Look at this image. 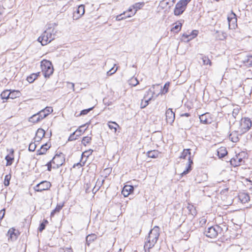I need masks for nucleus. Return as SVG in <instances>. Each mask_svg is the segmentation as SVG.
<instances>
[{
    "label": "nucleus",
    "mask_w": 252,
    "mask_h": 252,
    "mask_svg": "<svg viewBox=\"0 0 252 252\" xmlns=\"http://www.w3.org/2000/svg\"><path fill=\"white\" fill-rule=\"evenodd\" d=\"M5 159L7 161L6 165H10L12 163V160H13V158H11L9 156H6L5 157Z\"/></svg>",
    "instance_id": "49530a36"
},
{
    "label": "nucleus",
    "mask_w": 252,
    "mask_h": 252,
    "mask_svg": "<svg viewBox=\"0 0 252 252\" xmlns=\"http://www.w3.org/2000/svg\"><path fill=\"white\" fill-rule=\"evenodd\" d=\"M197 33H198V31H197L194 30V31H192V32L189 34V35H190V37L189 39L187 40V41H189V40H190L192 38H193L195 37H196L197 36Z\"/></svg>",
    "instance_id": "c03bdc74"
},
{
    "label": "nucleus",
    "mask_w": 252,
    "mask_h": 252,
    "mask_svg": "<svg viewBox=\"0 0 252 252\" xmlns=\"http://www.w3.org/2000/svg\"><path fill=\"white\" fill-rule=\"evenodd\" d=\"M241 201L243 202H247L250 200V196L248 194L246 193H243L240 196Z\"/></svg>",
    "instance_id": "473e14b6"
},
{
    "label": "nucleus",
    "mask_w": 252,
    "mask_h": 252,
    "mask_svg": "<svg viewBox=\"0 0 252 252\" xmlns=\"http://www.w3.org/2000/svg\"><path fill=\"white\" fill-rule=\"evenodd\" d=\"M166 120L167 123L172 124L175 120V114L171 108L167 110L165 113Z\"/></svg>",
    "instance_id": "ddd939ff"
},
{
    "label": "nucleus",
    "mask_w": 252,
    "mask_h": 252,
    "mask_svg": "<svg viewBox=\"0 0 252 252\" xmlns=\"http://www.w3.org/2000/svg\"><path fill=\"white\" fill-rule=\"evenodd\" d=\"M36 147V145L35 144V143H31L29 145V150L30 151L33 152L35 150Z\"/></svg>",
    "instance_id": "de8ad7c7"
},
{
    "label": "nucleus",
    "mask_w": 252,
    "mask_h": 252,
    "mask_svg": "<svg viewBox=\"0 0 252 252\" xmlns=\"http://www.w3.org/2000/svg\"><path fill=\"white\" fill-rule=\"evenodd\" d=\"M222 229L218 225L209 227L205 231L206 236L210 238H215L219 233H220Z\"/></svg>",
    "instance_id": "423d86ee"
},
{
    "label": "nucleus",
    "mask_w": 252,
    "mask_h": 252,
    "mask_svg": "<svg viewBox=\"0 0 252 252\" xmlns=\"http://www.w3.org/2000/svg\"><path fill=\"white\" fill-rule=\"evenodd\" d=\"M242 134H240L238 132V129L237 130H234L232 131L229 135V139L233 142H237L239 141V136L242 135Z\"/></svg>",
    "instance_id": "a211bd4d"
},
{
    "label": "nucleus",
    "mask_w": 252,
    "mask_h": 252,
    "mask_svg": "<svg viewBox=\"0 0 252 252\" xmlns=\"http://www.w3.org/2000/svg\"><path fill=\"white\" fill-rule=\"evenodd\" d=\"M20 235V232L18 230L14 228H11L9 229L7 232V236L8 240L11 241H14L17 240L18 237Z\"/></svg>",
    "instance_id": "9d476101"
},
{
    "label": "nucleus",
    "mask_w": 252,
    "mask_h": 252,
    "mask_svg": "<svg viewBox=\"0 0 252 252\" xmlns=\"http://www.w3.org/2000/svg\"><path fill=\"white\" fill-rule=\"evenodd\" d=\"M230 162L232 166L235 167L241 165L243 162V159L239 156L236 155L235 157L231 159Z\"/></svg>",
    "instance_id": "dca6fc26"
},
{
    "label": "nucleus",
    "mask_w": 252,
    "mask_h": 252,
    "mask_svg": "<svg viewBox=\"0 0 252 252\" xmlns=\"http://www.w3.org/2000/svg\"><path fill=\"white\" fill-rule=\"evenodd\" d=\"M37 114L39 115V117H40L41 120L43 119V118L47 116V115L44 112H43L42 110L38 112Z\"/></svg>",
    "instance_id": "8fccbe9b"
},
{
    "label": "nucleus",
    "mask_w": 252,
    "mask_h": 252,
    "mask_svg": "<svg viewBox=\"0 0 252 252\" xmlns=\"http://www.w3.org/2000/svg\"><path fill=\"white\" fill-rule=\"evenodd\" d=\"M200 121L204 124H209L211 123L210 115L209 113H206L201 115L199 116Z\"/></svg>",
    "instance_id": "4468645a"
},
{
    "label": "nucleus",
    "mask_w": 252,
    "mask_h": 252,
    "mask_svg": "<svg viewBox=\"0 0 252 252\" xmlns=\"http://www.w3.org/2000/svg\"><path fill=\"white\" fill-rule=\"evenodd\" d=\"M37 77L36 74H32L31 76H28L27 80L29 83H32L36 79Z\"/></svg>",
    "instance_id": "f704fd0d"
},
{
    "label": "nucleus",
    "mask_w": 252,
    "mask_h": 252,
    "mask_svg": "<svg viewBox=\"0 0 252 252\" xmlns=\"http://www.w3.org/2000/svg\"><path fill=\"white\" fill-rule=\"evenodd\" d=\"M43 112H44L47 116L53 112V109L51 107H46L44 109H42Z\"/></svg>",
    "instance_id": "37998d69"
},
{
    "label": "nucleus",
    "mask_w": 252,
    "mask_h": 252,
    "mask_svg": "<svg viewBox=\"0 0 252 252\" xmlns=\"http://www.w3.org/2000/svg\"><path fill=\"white\" fill-rule=\"evenodd\" d=\"M144 4H145V3L144 2H137V3H135L134 4L132 5V8L135 9V11L132 14V15H134L136 14L137 11L138 9H140L144 5Z\"/></svg>",
    "instance_id": "aec40b11"
},
{
    "label": "nucleus",
    "mask_w": 252,
    "mask_h": 252,
    "mask_svg": "<svg viewBox=\"0 0 252 252\" xmlns=\"http://www.w3.org/2000/svg\"><path fill=\"white\" fill-rule=\"evenodd\" d=\"M183 36L185 37L186 38H188V39H189L190 37V35L184 33L183 34Z\"/></svg>",
    "instance_id": "680f3d73"
},
{
    "label": "nucleus",
    "mask_w": 252,
    "mask_h": 252,
    "mask_svg": "<svg viewBox=\"0 0 252 252\" xmlns=\"http://www.w3.org/2000/svg\"><path fill=\"white\" fill-rule=\"evenodd\" d=\"M252 126V122L248 118H242L238 127V132L240 134H243L248 131Z\"/></svg>",
    "instance_id": "39448f33"
},
{
    "label": "nucleus",
    "mask_w": 252,
    "mask_h": 252,
    "mask_svg": "<svg viewBox=\"0 0 252 252\" xmlns=\"http://www.w3.org/2000/svg\"><path fill=\"white\" fill-rule=\"evenodd\" d=\"M218 156L220 158L224 157L227 154V151L225 147H221L217 151Z\"/></svg>",
    "instance_id": "6ab92c4d"
},
{
    "label": "nucleus",
    "mask_w": 252,
    "mask_h": 252,
    "mask_svg": "<svg viewBox=\"0 0 252 252\" xmlns=\"http://www.w3.org/2000/svg\"><path fill=\"white\" fill-rule=\"evenodd\" d=\"M159 236V228L155 226L149 233L144 245L145 252H150V249L156 244Z\"/></svg>",
    "instance_id": "f257e3e1"
},
{
    "label": "nucleus",
    "mask_w": 252,
    "mask_h": 252,
    "mask_svg": "<svg viewBox=\"0 0 252 252\" xmlns=\"http://www.w3.org/2000/svg\"><path fill=\"white\" fill-rule=\"evenodd\" d=\"M51 186V184L49 182L45 181L38 184L34 189L36 191L41 192L43 190L48 189Z\"/></svg>",
    "instance_id": "1a4fd4ad"
},
{
    "label": "nucleus",
    "mask_w": 252,
    "mask_h": 252,
    "mask_svg": "<svg viewBox=\"0 0 252 252\" xmlns=\"http://www.w3.org/2000/svg\"><path fill=\"white\" fill-rule=\"evenodd\" d=\"M182 27V23L179 22L178 24L175 26L174 27L172 28L171 31H176V32H177L179 31H180Z\"/></svg>",
    "instance_id": "4c0bfd02"
},
{
    "label": "nucleus",
    "mask_w": 252,
    "mask_h": 252,
    "mask_svg": "<svg viewBox=\"0 0 252 252\" xmlns=\"http://www.w3.org/2000/svg\"><path fill=\"white\" fill-rule=\"evenodd\" d=\"M11 179V175L10 174L6 175L4 178V184L5 186H8L9 185L10 180Z\"/></svg>",
    "instance_id": "58836bf2"
},
{
    "label": "nucleus",
    "mask_w": 252,
    "mask_h": 252,
    "mask_svg": "<svg viewBox=\"0 0 252 252\" xmlns=\"http://www.w3.org/2000/svg\"><path fill=\"white\" fill-rule=\"evenodd\" d=\"M187 157L188 158V161L187 162L188 166L186 169L181 173L182 176L188 174L191 170V165L193 163V161L190 158V149H184L180 158H181L185 159Z\"/></svg>",
    "instance_id": "20e7f679"
},
{
    "label": "nucleus",
    "mask_w": 252,
    "mask_h": 252,
    "mask_svg": "<svg viewBox=\"0 0 252 252\" xmlns=\"http://www.w3.org/2000/svg\"><path fill=\"white\" fill-rule=\"evenodd\" d=\"M190 116V114L189 113H184L181 115V116H186V117H189Z\"/></svg>",
    "instance_id": "0e129e2a"
},
{
    "label": "nucleus",
    "mask_w": 252,
    "mask_h": 252,
    "mask_svg": "<svg viewBox=\"0 0 252 252\" xmlns=\"http://www.w3.org/2000/svg\"><path fill=\"white\" fill-rule=\"evenodd\" d=\"M104 180H103L102 181H97L96 182V186H97V188L95 189L96 187H94L93 191H94L95 190V191H97L100 188V186H102V185L103 184V182H104Z\"/></svg>",
    "instance_id": "79ce46f5"
},
{
    "label": "nucleus",
    "mask_w": 252,
    "mask_h": 252,
    "mask_svg": "<svg viewBox=\"0 0 252 252\" xmlns=\"http://www.w3.org/2000/svg\"><path fill=\"white\" fill-rule=\"evenodd\" d=\"M187 209L191 215L195 214V210L193 205L189 204Z\"/></svg>",
    "instance_id": "ea45409f"
},
{
    "label": "nucleus",
    "mask_w": 252,
    "mask_h": 252,
    "mask_svg": "<svg viewBox=\"0 0 252 252\" xmlns=\"http://www.w3.org/2000/svg\"><path fill=\"white\" fill-rule=\"evenodd\" d=\"M96 235L94 234L88 235L86 237V243L89 246L90 244L96 239Z\"/></svg>",
    "instance_id": "4be33fe9"
},
{
    "label": "nucleus",
    "mask_w": 252,
    "mask_h": 252,
    "mask_svg": "<svg viewBox=\"0 0 252 252\" xmlns=\"http://www.w3.org/2000/svg\"><path fill=\"white\" fill-rule=\"evenodd\" d=\"M243 62L246 64V65L252 66V56H247Z\"/></svg>",
    "instance_id": "c756f323"
},
{
    "label": "nucleus",
    "mask_w": 252,
    "mask_h": 252,
    "mask_svg": "<svg viewBox=\"0 0 252 252\" xmlns=\"http://www.w3.org/2000/svg\"><path fill=\"white\" fill-rule=\"evenodd\" d=\"M84 165V162H83L82 164L79 162L76 164H74L73 165V167H75V166H79L80 167H82Z\"/></svg>",
    "instance_id": "052dcab7"
},
{
    "label": "nucleus",
    "mask_w": 252,
    "mask_h": 252,
    "mask_svg": "<svg viewBox=\"0 0 252 252\" xmlns=\"http://www.w3.org/2000/svg\"><path fill=\"white\" fill-rule=\"evenodd\" d=\"M229 29H235L237 26V18L235 14L232 12L227 17Z\"/></svg>",
    "instance_id": "f8f14e48"
},
{
    "label": "nucleus",
    "mask_w": 252,
    "mask_h": 252,
    "mask_svg": "<svg viewBox=\"0 0 252 252\" xmlns=\"http://www.w3.org/2000/svg\"><path fill=\"white\" fill-rule=\"evenodd\" d=\"M134 190L133 187L130 185H126L123 188V189L122 191V194L125 197H127L130 193L133 192Z\"/></svg>",
    "instance_id": "2eb2a0df"
},
{
    "label": "nucleus",
    "mask_w": 252,
    "mask_h": 252,
    "mask_svg": "<svg viewBox=\"0 0 252 252\" xmlns=\"http://www.w3.org/2000/svg\"><path fill=\"white\" fill-rule=\"evenodd\" d=\"M226 34L222 31H217L216 38L218 40H223L225 38Z\"/></svg>",
    "instance_id": "412c9836"
},
{
    "label": "nucleus",
    "mask_w": 252,
    "mask_h": 252,
    "mask_svg": "<svg viewBox=\"0 0 252 252\" xmlns=\"http://www.w3.org/2000/svg\"><path fill=\"white\" fill-rule=\"evenodd\" d=\"M93 107H92V108H90L89 109H84V110H82L81 111L79 115H86V114H88L91 110H92L93 109Z\"/></svg>",
    "instance_id": "3c124183"
},
{
    "label": "nucleus",
    "mask_w": 252,
    "mask_h": 252,
    "mask_svg": "<svg viewBox=\"0 0 252 252\" xmlns=\"http://www.w3.org/2000/svg\"><path fill=\"white\" fill-rule=\"evenodd\" d=\"M146 95V99H148L149 97H148V96L149 95H150L151 96V93L150 92L149 94H148V91L145 93V94H144V96H145Z\"/></svg>",
    "instance_id": "e2e57ef3"
},
{
    "label": "nucleus",
    "mask_w": 252,
    "mask_h": 252,
    "mask_svg": "<svg viewBox=\"0 0 252 252\" xmlns=\"http://www.w3.org/2000/svg\"><path fill=\"white\" fill-rule=\"evenodd\" d=\"M87 125H88V124H86L85 125H83L80 126V127L75 131L76 133H77L78 132H79V134H76V137H79V136H80L81 135V134L82 133H83L86 130V128L84 130H83V129H82V128L84 127Z\"/></svg>",
    "instance_id": "72a5a7b5"
},
{
    "label": "nucleus",
    "mask_w": 252,
    "mask_h": 252,
    "mask_svg": "<svg viewBox=\"0 0 252 252\" xmlns=\"http://www.w3.org/2000/svg\"><path fill=\"white\" fill-rule=\"evenodd\" d=\"M92 152H91L90 151H85L84 153H82V156L88 157L92 154Z\"/></svg>",
    "instance_id": "4d7b16f0"
},
{
    "label": "nucleus",
    "mask_w": 252,
    "mask_h": 252,
    "mask_svg": "<svg viewBox=\"0 0 252 252\" xmlns=\"http://www.w3.org/2000/svg\"><path fill=\"white\" fill-rule=\"evenodd\" d=\"M76 12L79 14V17L84 15L85 13V6L84 5H80L78 7Z\"/></svg>",
    "instance_id": "bb28decb"
},
{
    "label": "nucleus",
    "mask_w": 252,
    "mask_h": 252,
    "mask_svg": "<svg viewBox=\"0 0 252 252\" xmlns=\"http://www.w3.org/2000/svg\"><path fill=\"white\" fill-rule=\"evenodd\" d=\"M92 138L89 136L84 137L82 141V144L84 145H86L87 144H88L90 142Z\"/></svg>",
    "instance_id": "e433bc0d"
},
{
    "label": "nucleus",
    "mask_w": 252,
    "mask_h": 252,
    "mask_svg": "<svg viewBox=\"0 0 252 252\" xmlns=\"http://www.w3.org/2000/svg\"><path fill=\"white\" fill-rule=\"evenodd\" d=\"M52 163H53V162H52V160H51L50 162H48L46 164V165L47 166V167H48V170L49 171L51 170Z\"/></svg>",
    "instance_id": "bf43d9fd"
},
{
    "label": "nucleus",
    "mask_w": 252,
    "mask_h": 252,
    "mask_svg": "<svg viewBox=\"0 0 252 252\" xmlns=\"http://www.w3.org/2000/svg\"><path fill=\"white\" fill-rule=\"evenodd\" d=\"M108 126L110 129H114L115 132H116L117 127L119 126L114 122H109L108 123Z\"/></svg>",
    "instance_id": "393cba45"
},
{
    "label": "nucleus",
    "mask_w": 252,
    "mask_h": 252,
    "mask_svg": "<svg viewBox=\"0 0 252 252\" xmlns=\"http://www.w3.org/2000/svg\"><path fill=\"white\" fill-rule=\"evenodd\" d=\"M50 148V146L47 143H46L41 146L40 149L38 151L39 155H43L45 153L46 151Z\"/></svg>",
    "instance_id": "5701e85b"
},
{
    "label": "nucleus",
    "mask_w": 252,
    "mask_h": 252,
    "mask_svg": "<svg viewBox=\"0 0 252 252\" xmlns=\"http://www.w3.org/2000/svg\"><path fill=\"white\" fill-rule=\"evenodd\" d=\"M5 209H3L0 211V221L3 219L5 215Z\"/></svg>",
    "instance_id": "5fc2aeb1"
},
{
    "label": "nucleus",
    "mask_w": 252,
    "mask_h": 252,
    "mask_svg": "<svg viewBox=\"0 0 252 252\" xmlns=\"http://www.w3.org/2000/svg\"><path fill=\"white\" fill-rule=\"evenodd\" d=\"M59 252H73V251L71 248H60Z\"/></svg>",
    "instance_id": "603ef678"
},
{
    "label": "nucleus",
    "mask_w": 252,
    "mask_h": 252,
    "mask_svg": "<svg viewBox=\"0 0 252 252\" xmlns=\"http://www.w3.org/2000/svg\"><path fill=\"white\" fill-rule=\"evenodd\" d=\"M191 0H181L176 4L174 14L175 15L179 16L182 14L185 10L187 4Z\"/></svg>",
    "instance_id": "0eeeda50"
},
{
    "label": "nucleus",
    "mask_w": 252,
    "mask_h": 252,
    "mask_svg": "<svg viewBox=\"0 0 252 252\" xmlns=\"http://www.w3.org/2000/svg\"><path fill=\"white\" fill-rule=\"evenodd\" d=\"M150 92L151 93V96H150L148 99H146V95L144 96L143 98L141 100L140 103V108L141 109L145 108L149 104V101L153 98L155 94L154 92L151 89H150L148 91V94H149Z\"/></svg>",
    "instance_id": "9b49d317"
},
{
    "label": "nucleus",
    "mask_w": 252,
    "mask_h": 252,
    "mask_svg": "<svg viewBox=\"0 0 252 252\" xmlns=\"http://www.w3.org/2000/svg\"><path fill=\"white\" fill-rule=\"evenodd\" d=\"M41 120L37 113L33 115L29 118V121L33 123H37Z\"/></svg>",
    "instance_id": "b1692460"
},
{
    "label": "nucleus",
    "mask_w": 252,
    "mask_h": 252,
    "mask_svg": "<svg viewBox=\"0 0 252 252\" xmlns=\"http://www.w3.org/2000/svg\"><path fill=\"white\" fill-rule=\"evenodd\" d=\"M158 153L157 151L153 150L148 151L147 153V156L151 158H156L158 157Z\"/></svg>",
    "instance_id": "a878e982"
},
{
    "label": "nucleus",
    "mask_w": 252,
    "mask_h": 252,
    "mask_svg": "<svg viewBox=\"0 0 252 252\" xmlns=\"http://www.w3.org/2000/svg\"><path fill=\"white\" fill-rule=\"evenodd\" d=\"M45 224H44V222H42L40 224V226L38 228V230L39 231L41 232L45 229Z\"/></svg>",
    "instance_id": "6e6d98bb"
},
{
    "label": "nucleus",
    "mask_w": 252,
    "mask_h": 252,
    "mask_svg": "<svg viewBox=\"0 0 252 252\" xmlns=\"http://www.w3.org/2000/svg\"><path fill=\"white\" fill-rule=\"evenodd\" d=\"M64 161V158L63 155L61 154L60 155H56L52 159V162L55 165L53 166V168H57L62 165Z\"/></svg>",
    "instance_id": "6e6552de"
},
{
    "label": "nucleus",
    "mask_w": 252,
    "mask_h": 252,
    "mask_svg": "<svg viewBox=\"0 0 252 252\" xmlns=\"http://www.w3.org/2000/svg\"><path fill=\"white\" fill-rule=\"evenodd\" d=\"M132 9H133V8H132V6H130V7L128 8V9L127 11H128V12H131V11H132Z\"/></svg>",
    "instance_id": "69168bd1"
},
{
    "label": "nucleus",
    "mask_w": 252,
    "mask_h": 252,
    "mask_svg": "<svg viewBox=\"0 0 252 252\" xmlns=\"http://www.w3.org/2000/svg\"><path fill=\"white\" fill-rule=\"evenodd\" d=\"M117 70V68L115 69H114L113 68H112L111 69H110L107 72V74L108 75H112L113 74V73H114Z\"/></svg>",
    "instance_id": "13d9d810"
},
{
    "label": "nucleus",
    "mask_w": 252,
    "mask_h": 252,
    "mask_svg": "<svg viewBox=\"0 0 252 252\" xmlns=\"http://www.w3.org/2000/svg\"><path fill=\"white\" fill-rule=\"evenodd\" d=\"M126 13V12H124L123 13L120 14L119 15H118L116 17V20L117 21H121V20L125 19L126 17H131V15H127L126 16H125Z\"/></svg>",
    "instance_id": "cd10ccee"
},
{
    "label": "nucleus",
    "mask_w": 252,
    "mask_h": 252,
    "mask_svg": "<svg viewBox=\"0 0 252 252\" xmlns=\"http://www.w3.org/2000/svg\"><path fill=\"white\" fill-rule=\"evenodd\" d=\"M129 85L131 86H136L137 84H139V81L136 78L133 77L129 80Z\"/></svg>",
    "instance_id": "c9c22d12"
},
{
    "label": "nucleus",
    "mask_w": 252,
    "mask_h": 252,
    "mask_svg": "<svg viewBox=\"0 0 252 252\" xmlns=\"http://www.w3.org/2000/svg\"><path fill=\"white\" fill-rule=\"evenodd\" d=\"M63 207V205H57L56 208L51 212V216L53 217L56 213L59 212Z\"/></svg>",
    "instance_id": "7c9ffc66"
},
{
    "label": "nucleus",
    "mask_w": 252,
    "mask_h": 252,
    "mask_svg": "<svg viewBox=\"0 0 252 252\" xmlns=\"http://www.w3.org/2000/svg\"><path fill=\"white\" fill-rule=\"evenodd\" d=\"M10 93H9V90H5L3 91L0 94V96L1 99H8L9 98V95Z\"/></svg>",
    "instance_id": "c85d7f7f"
},
{
    "label": "nucleus",
    "mask_w": 252,
    "mask_h": 252,
    "mask_svg": "<svg viewBox=\"0 0 252 252\" xmlns=\"http://www.w3.org/2000/svg\"><path fill=\"white\" fill-rule=\"evenodd\" d=\"M42 72L45 77H49L54 71L53 67L51 62L48 60H43L41 62Z\"/></svg>",
    "instance_id": "7ed1b4c3"
},
{
    "label": "nucleus",
    "mask_w": 252,
    "mask_h": 252,
    "mask_svg": "<svg viewBox=\"0 0 252 252\" xmlns=\"http://www.w3.org/2000/svg\"><path fill=\"white\" fill-rule=\"evenodd\" d=\"M45 131L42 128H38L36 131L35 136L34 137L36 142H39L44 136Z\"/></svg>",
    "instance_id": "f3484780"
},
{
    "label": "nucleus",
    "mask_w": 252,
    "mask_h": 252,
    "mask_svg": "<svg viewBox=\"0 0 252 252\" xmlns=\"http://www.w3.org/2000/svg\"><path fill=\"white\" fill-rule=\"evenodd\" d=\"M42 222H44V224H45V225H46V224H47L48 223V221L46 220H44Z\"/></svg>",
    "instance_id": "338daca9"
},
{
    "label": "nucleus",
    "mask_w": 252,
    "mask_h": 252,
    "mask_svg": "<svg viewBox=\"0 0 252 252\" xmlns=\"http://www.w3.org/2000/svg\"><path fill=\"white\" fill-rule=\"evenodd\" d=\"M169 86V82L166 83L163 86V88L161 91V93L163 94L166 93L168 92Z\"/></svg>",
    "instance_id": "a18cd8bd"
},
{
    "label": "nucleus",
    "mask_w": 252,
    "mask_h": 252,
    "mask_svg": "<svg viewBox=\"0 0 252 252\" xmlns=\"http://www.w3.org/2000/svg\"><path fill=\"white\" fill-rule=\"evenodd\" d=\"M76 132L75 131L73 133H72L70 136L68 138V141H73L77 138L78 137H76Z\"/></svg>",
    "instance_id": "09e8293b"
},
{
    "label": "nucleus",
    "mask_w": 252,
    "mask_h": 252,
    "mask_svg": "<svg viewBox=\"0 0 252 252\" xmlns=\"http://www.w3.org/2000/svg\"><path fill=\"white\" fill-rule=\"evenodd\" d=\"M202 59L204 64H205V65H207V64L211 65V62L207 57L204 56L202 58Z\"/></svg>",
    "instance_id": "a19ab883"
},
{
    "label": "nucleus",
    "mask_w": 252,
    "mask_h": 252,
    "mask_svg": "<svg viewBox=\"0 0 252 252\" xmlns=\"http://www.w3.org/2000/svg\"><path fill=\"white\" fill-rule=\"evenodd\" d=\"M55 33L56 31L54 28L51 26H49L38 37V41L42 45H46L55 39Z\"/></svg>",
    "instance_id": "f03ea898"
},
{
    "label": "nucleus",
    "mask_w": 252,
    "mask_h": 252,
    "mask_svg": "<svg viewBox=\"0 0 252 252\" xmlns=\"http://www.w3.org/2000/svg\"><path fill=\"white\" fill-rule=\"evenodd\" d=\"M239 112V109L238 108L233 109L232 111V116L234 118H236L237 115L238 114Z\"/></svg>",
    "instance_id": "864d4df0"
},
{
    "label": "nucleus",
    "mask_w": 252,
    "mask_h": 252,
    "mask_svg": "<svg viewBox=\"0 0 252 252\" xmlns=\"http://www.w3.org/2000/svg\"><path fill=\"white\" fill-rule=\"evenodd\" d=\"M70 84L71 85L72 89L74 90V84L73 83H70Z\"/></svg>",
    "instance_id": "774afa93"
},
{
    "label": "nucleus",
    "mask_w": 252,
    "mask_h": 252,
    "mask_svg": "<svg viewBox=\"0 0 252 252\" xmlns=\"http://www.w3.org/2000/svg\"><path fill=\"white\" fill-rule=\"evenodd\" d=\"M10 93L9 95V98L14 99L19 96L20 94V92L17 91H13L12 92H9Z\"/></svg>",
    "instance_id": "2f4dec72"
}]
</instances>
